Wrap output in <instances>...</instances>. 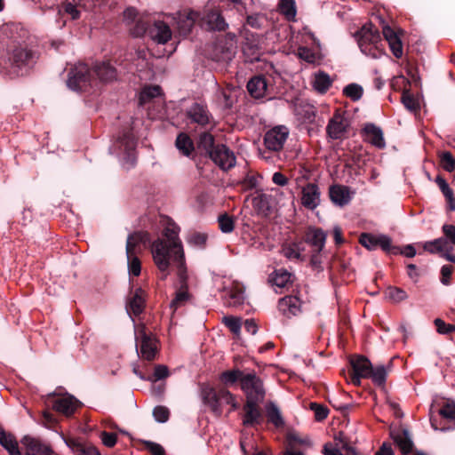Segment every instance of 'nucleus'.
<instances>
[{"instance_id":"obj_18","label":"nucleus","mask_w":455,"mask_h":455,"mask_svg":"<svg viewBox=\"0 0 455 455\" xmlns=\"http://www.w3.org/2000/svg\"><path fill=\"white\" fill-rule=\"evenodd\" d=\"M364 140L371 143V145L383 148L386 146V142L383 136L382 130L373 124H367L363 129Z\"/></svg>"},{"instance_id":"obj_3","label":"nucleus","mask_w":455,"mask_h":455,"mask_svg":"<svg viewBox=\"0 0 455 455\" xmlns=\"http://www.w3.org/2000/svg\"><path fill=\"white\" fill-rule=\"evenodd\" d=\"M9 62L17 76H23L36 63V53L22 44L13 45L9 50Z\"/></svg>"},{"instance_id":"obj_32","label":"nucleus","mask_w":455,"mask_h":455,"mask_svg":"<svg viewBox=\"0 0 455 455\" xmlns=\"http://www.w3.org/2000/svg\"><path fill=\"white\" fill-rule=\"evenodd\" d=\"M269 282L272 285L278 288H284L291 282V274L285 269L274 271L269 276Z\"/></svg>"},{"instance_id":"obj_62","label":"nucleus","mask_w":455,"mask_h":455,"mask_svg":"<svg viewBox=\"0 0 455 455\" xmlns=\"http://www.w3.org/2000/svg\"><path fill=\"white\" fill-rule=\"evenodd\" d=\"M443 233L447 241H451L455 245V226L451 224H444L442 228Z\"/></svg>"},{"instance_id":"obj_63","label":"nucleus","mask_w":455,"mask_h":455,"mask_svg":"<svg viewBox=\"0 0 455 455\" xmlns=\"http://www.w3.org/2000/svg\"><path fill=\"white\" fill-rule=\"evenodd\" d=\"M311 408L312 410L315 411V415L317 420H322L325 419L328 415V409L324 406L316 403H312Z\"/></svg>"},{"instance_id":"obj_43","label":"nucleus","mask_w":455,"mask_h":455,"mask_svg":"<svg viewBox=\"0 0 455 455\" xmlns=\"http://www.w3.org/2000/svg\"><path fill=\"white\" fill-rule=\"evenodd\" d=\"M161 94L158 85L147 86L140 93V104L143 105Z\"/></svg>"},{"instance_id":"obj_8","label":"nucleus","mask_w":455,"mask_h":455,"mask_svg":"<svg viewBox=\"0 0 455 455\" xmlns=\"http://www.w3.org/2000/svg\"><path fill=\"white\" fill-rule=\"evenodd\" d=\"M348 126L349 122L345 117L344 113L337 110L328 122L326 133L331 140H342L346 137Z\"/></svg>"},{"instance_id":"obj_25","label":"nucleus","mask_w":455,"mask_h":455,"mask_svg":"<svg viewBox=\"0 0 455 455\" xmlns=\"http://www.w3.org/2000/svg\"><path fill=\"white\" fill-rule=\"evenodd\" d=\"M330 198L336 205L344 206L351 200L350 191L344 186H332L330 188Z\"/></svg>"},{"instance_id":"obj_64","label":"nucleus","mask_w":455,"mask_h":455,"mask_svg":"<svg viewBox=\"0 0 455 455\" xmlns=\"http://www.w3.org/2000/svg\"><path fill=\"white\" fill-rule=\"evenodd\" d=\"M145 445L147 449L152 453V455H164V448L156 443L146 441Z\"/></svg>"},{"instance_id":"obj_12","label":"nucleus","mask_w":455,"mask_h":455,"mask_svg":"<svg viewBox=\"0 0 455 455\" xmlns=\"http://www.w3.org/2000/svg\"><path fill=\"white\" fill-rule=\"evenodd\" d=\"M200 25L210 30H225L228 24L218 9H208L200 18Z\"/></svg>"},{"instance_id":"obj_51","label":"nucleus","mask_w":455,"mask_h":455,"mask_svg":"<svg viewBox=\"0 0 455 455\" xmlns=\"http://www.w3.org/2000/svg\"><path fill=\"white\" fill-rule=\"evenodd\" d=\"M130 275L138 276L141 271V264L137 255L127 257Z\"/></svg>"},{"instance_id":"obj_49","label":"nucleus","mask_w":455,"mask_h":455,"mask_svg":"<svg viewBox=\"0 0 455 455\" xmlns=\"http://www.w3.org/2000/svg\"><path fill=\"white\" fill-rule=\"evenodd\" d=\"M440 163L442 167L449 172H451L455 170V159L453 158L451 153L448 151L441 153Z\"/></svg>"},{"instance_id":"obj_26","label":"nucleus","mask_w":455,"mask_h":455,"mask_svg":"<svg viewBox=\"0 0 455 455\" xmlns=\"http://www.w3.org/2000/svg\"><path fill=\"white\" fill-rule=\"evenodd\" d=\"M144 296L145 292L142 289L138 288L135 290L126 306V310L130 315H138L143 311L145 305Z\"/></svg>"},{"instance_id":"obj_16","label":"nucleus","mask_w":455,"mask_h":455,"mask_svg":"<svg viewBox=\"0 0 455 455\" xmlns=\"http://www.w3.org/2000/svg\"><path fill=\"white\" fill-rule=\"evenodd\" d=\"M21 443L25 446L26 455H52V451L50 446L47 444L42 443L41 441L29 437L25 436L21 440Z\"/></svg>"},{"instance_id":"obj_7","label":"nucleus","mask_w":455,"mask_h":455,"mask_svg":"<svg viewBox=\"0 0 455 455\" xmlns=\"http://www.w3.org/2000/svg\"><path fill=\"white\" fill-rule=\"evenodd\" d=\"M241 389L246 396V401H263L265 389L261 379L254 373H246L242 379Z\"/></svg>"},{"instance_id":"obj_35","label":"nucleus","mask_w":455,"mask_h":455,"mask_svg":"<svg viewBox=\"0 0 455 455\" xmlns=\"http://www.w3.org/2000/svg\"><path fill=\"white\" fill-rule=\"evenodd\" d=\"M120 146L124 148L126 154V160L133 162L136 140L132 133H125L120 140Z\"/></svg>"},{"instance_id":"obj_9","label":"nucleus","mask_w":455,"mask_h":455,"mask_svg":"<svg viewBox=\"0 0 455 455\" xmlns=\"http://www.w3.org/2000/svg\"><path fill=\"white\" fill-rule=\"evenodd\" d=\"M360 243L368 250H375L380 247L387 252L396 253L397 248L392 247L391 239L386 235H372L363 233L359 239Z\"/></svg>"},{"instance_id":"obj_33","label":"nucleus","mask_w":455,"mask_h":455,"mask_svg":"<svg viewBox=\"0 0 455 455\" xmlns=\"http://www.w3.org/2000/svg\"><path fill=\"white\" fill-rule=\"evenodd\" d=\"M331 84L332 80L331 79L330 76L325 72L320 71L315 74L313 80V87L316 92L320 93L326 92L327 90L331 87Z\"/></svg>"},{"instance_id":"obj_52","label":"nucleus","mask_w":455,"mask_h":455,"mask_svg":"<svg viewBox=\"0 0 455 455\" xmlns=\"http://www.w3.org/2000/svg\"><path fill=\"white\" fill-rule=\"evenodd\" d=\"M215 147L214 138L212 134L204 132L200 136L199 148L204 149L208 155L210 154V151Z\"/></svg>"},{"instance_id":"obj_61","label":"nucleus","mask_w":455,"mask_h":455,"mask_svg":"<svg viewBox=\"0 0 455 455\" xmlns=\"http://www.w3.org/2000/svg\"><path fill=\"white\" fill-rule=\"evenodd\" d=\"M440 414L448 419L455 420V403H446L441 410Z\"/></svg>"},{"instance_id":"obj_6","label":"nucleus","mask_w":455,"mask_h":455,"mask_svg":"<svg viewBox=\"0 0 455 455\" xmlns=\"http://www.w3.org/2000/svg\"><path fill=\"white\" fill-rule=\"evenodd\" d=\"M93 72L86 64H79L70 70L67 81L68 86L74 91L85 90L95 83Z\"/></svg>"},{"instance_id":"obj_5","label":"nucleus","mask_w":455,"mask_h":455,"mask_svg":"<svg viewBox=\"0 0 455 455\" xmlns=\"http://www.w3.org/2000/svg\"><path fill=\"white\" fill-rule=\"evenodd\" d=\"M135 338L137 342V352L140 356L145 360L152 361L155 359L157 346L156 339L152 334H148L144 324H138L134 327Z\"/></svg>"},{"instance_id":"obj_13","label":"nucleus","mask_w":455,"mask_h":455,"mask_svg":"<svg viewBox=\"0 0 455 455\" xmlns=\"http://www.w3.org/2000/svg\"><path fill=\"white\" fill-rule=\"evenodd\" d=\"M354 374L351 376V382L355 386L361 384V379H367L372 368L371 363L364 356H356L351 360Z\"/></svg>"},{"instance_id":"obj_57","label":"nucleus","mask_w":455,"mask_h":455,"mask_svg":"<svg viewBox=\"0 0 455 455\" xmlns=\"http://www.w3.org/2000/svg\"><path fill=\"white\" fill-rule=\"evenodd\" d=\"M388 297L395 302H400L407 299V293L400 288H389Z\"/></svg>"},{"instance_id":"obj_40","label":"nucleus","mask_w":455,"mask_h":455,"mask_svg":"<svg viewBox=\"0 0 455 455\" xmlns=\"http://www.w3.org/2000/svg\"><path fill=\"white\" fill-rule=\"evenodd\" d=\"M448 247V241L444 237H440L432 241L426 242L423 244V248L425 251H427L430 253H440L443 252Z\"/></svg>"},{"instance_id":"obj_19","label":"nucleus","mask_w":455,"mask_h":455,"mask_svg":"<svg viewBox=\"0 0 455 455\" xmlns=\"http://www.w3.org/2000/svg\"><path fill=\"white\" fill-rule=\"evenodd\" d=\"M390 435L403 454L407 455L412 451L413 443L408 430L401 428L393 429L390 432Z\"/></svg>"},{"instance_id":"obj_23","label":"nucleus","mask_w":455,"mask_h":455,"mask_svg":"<svg viewBox=\"0 0 455 455\" xmlns=\"http://www.w3.org/2000/svg\"><path fill=\"white\" fill-rule=\"evenodd\" d=\"M148 240V234L145 232H135L130 235L126 242V256L137 255L141 248L140 244Z\"/></svg>"},{"instance_id":"obj_24","label":"nucleus","mask_w":455,"mask_h":455,"mask_svg":"<svg viewBox=\"0 0 455 455\" xmlns=\"http://www.w3.org/2000/svg\"><path fill=\"white\" fill-rule=\"evenodd\" d=\"M261 401H246V403L243 407L244 410V417L243 419V423L245 426H251L253 424L259 423L261 413L259 409L258 404Z\"/></svg>"},{"instance_id":"obj_50","label":"nucleus","mask_w":455,"mask_h":455,"mask_svg":"<svg viewBox=\"0 0 455 455\" xmlns=\"http://www.w3.org/2000/svg\"><path fill=\"white\" fill-rule=\"evenodd\" d=\"M219 227L223 233H230L233 231L235 223L231 216L228 214H222L218 219Z\"/></svg>"},{"instance_id":"obj_14","label":"nucleus","mask_w":455,"mask_h":455,"mask_svg":"<svg viewBox=\"0 0 455 455\" xmlns=\"http://www.w3.org/2000/svg\"><path fill=\"white\" fill-rule=\"evenodd\" d=\"M382 34L389 44V48L396 58L403 56V44L398 31L388 25H383Z\"/></svg>"},{"instance_id":"obj_30","label":"nucleus","mask_w":455,"mask_h":455,"mask_svg":"<svg viewBox=\"0 0 455 455\" xmlns=\"http://www.w3.org/2000/svg\"><path fill=\"white\" fill-rule=\"evenodd\" d=\"M243 286L241 283L237 282L233 283L232 287L230 288L228 293V298L227 303L228 304V306L239 307L243 303Z\"/></svg>"},{"instance_id":"obj_28","label":"nucleus","mask_w":455,"mask_h":455,"mask_svg":"<svg viewBox=\"0 0 455 455\" xmlns=\"http://www.w3.org/2000/svg\"><path fill=\"white\" fill-rule=\"evenodd\" d=\"M326 235L319 228H311L307 234V241L314 247L315 252H320L325 244Z\"/></svg>"},{"instance_id":"obj_37","label":"nucleus","mask_w":455,"mask_h":455,"mask_svg":"<svg viewBox=\"0 0 455 455\" xmlns=\"http://www.w3.org/2000/svg\"><path fill=\"white\" fill-rule=\"evenodd\" d=\"M175 145L179 151L186 156H189L194 151L193 141L185 133H180L178 135Z\"/></svg>"},{"instance_id":"obj_21","label":"nucleus","mask_w":455,"mask_h":455,"mask_svg":"<svg viewBox=\"0 0 455 455\" xmlns=\"http://www.w3.org/2000/svg\"><path fill=\"white\" fill-rule=\"evenodd\" d=\"M301 301L296 296H287L278 302L279 311L286 317L296 315L300 311Z\"/></svg>"},{"instance_id":"obj_55","label":"nucleus","mask_w":455,"mask_h":455,"mask_svg":"<svg viewBox=\"0 0 455 455\" xmlns=\"http://www.w3.org/2000/svg\"><path fill=\"white\" fill-rule=\"evenodd\" d=\"M154 418L156 421L160 423H164L168 420L170 416V411L168 408L164 406H156L153 411Z\"/></svg>"},{"instance_id":"obj_20","label":"nucleus","mask_w":455,"mask_h":455,"mask_svg":"<svg viewBox=\"0 0 455 455\" xmlns=\"http://www.w3.org/2000/svg\"><path fill=\"white\" fill-rule=\"evenodd\" d=\"M149 35L153 41L164 44L172 38V30L164 21H156L149 28Z\"/></svg>"},{"instance_id":"obj_54","label":"nucleus","mask_w":455,"mask_h":455,"mask_svg":"<svg viewBox=\"0 0 455 455\" xmlns=\"http://www.w3.org/2000/svg\"><path fill=\"white\" fill-rule=\"evenodd\" d=\"M59 14H68L71 17L72 20H76L79 18L80 12L77 10L76 6L71 3H65L61 8L59 10Z\"/></svg>"},{"instance_id":"obj_47","label":"nucleus","mask_w":455,"mask_h":455,"mask_svg":"<svg viewBox=\"0 0 455 455\" xmlns=\"http://www.w3.org/2000/svg\"><path fill=\"white\" fill-rule=\"evenodd\" d=\"M224 324L229 328V330L235 335L239 336L241 332V319L235 316H224Z\"/></svg>"},{"instance_id":"obj_2","label":"nucleus","mask_w":455,"mask_h":455,"mask_svg":"<svg viewBox=\"0 0 455 455\" xmlns=\"http://www.w3.org/2000/svg\"><path fill=\"white\" fill-rule=\"evenodd\" d=\"M358 46L361 52L373 59L384 54V44L379 30L371 23L365 24L356 33Z\"/></svg>"},{"instance_id":"obj_59","label":"nucleus","mask_w":455,"mask_h":455,"mask_svg":"<svg viewBox=\"0 0 455 455\" xmlns=\"http://www.w3.org/2000/svg\"><path fill=\"white\" fill-rule=\"evenodd\" d=\"M169 376V370L167 366L158 364L155 367L153 377L150 379L152 381H157Z\"/></svg>"},{"instance_id":"obj_10","label":"nucleus","mask_w":455,"mask_h":455,"mask_svg":"<svg viewBox=\"0 0 455 455\" xmlns=\"http://www.w3.org/2000/svg\"><path fill=\"white\" fill-rule=\"evenodd\" d=\"M210 158L220 169L226 171L235 165V156L225 145H217L210 151Z\"/></svg>"},{"instance_id":"obj_45","label":"nucleus","mask_w":455,"mask_h":455,"mask_svg":"<svg viewBox=\"0 0 455 455\" xmlns=\"http://www.w3.org/2000/svg\"><path fill=\"white\" fill-rule=\"evenodd\" d=\"M363 90L362 86L356 84H350L343 89V93L354 101L360 100L363 96Z\"/></svg>"},{"instance_id":"obj_53","label":"nucleus","mask_w":455,"mask_h":455,"mask_svg":"<svg viewBox=\"0 0 455 455\" xmlns=\"http://www.w3.org/2000/svg\"><path fill=\"white\" fill-rule=\"evenodd\" d=\"M298 56L307 63H315L318 59L316 53L307 47H299L298 49Z\"/></svg>"},{"instance_id":"obj_36","label":"nucleus","mask_w":455,"mask_h":455,"mask_svg":"<svg viewBox=\"0 0 455 455\" xmlns=\"http://www.w3.org/2000/svg\"><path fill=\"white\" fill-rule=\"evenodd\" d=\"M246 373L242 371L239 369H234L230 371H223L220 375V380L225 385V386H232L237 381H240V384L242 383V379L244 377Z\"/></svg>"},{"instance_id":"obj_39","label":"nucleus","mask_w":455,"mask_h":455,"mask_svg":"<svg viewBox=\"0 0 455 455\" xmlns=\"http://www.w3.org/2000/svg\"><path fill=\"white\" fill-rule=\"evenodd\" d=\"M187 279H188L187 274H186L185 282H183L180 278V289L177 291L175 298L172 299V301L170 304V307L173 310H176L179 307L183 305L188 299V293L187 291Z\"/></svg>"},{"instance_id":"obj_48","label":"nucleus","mask_w":455,"mask_h":455,"mask_svg":"<svg viewBox=\"0 0 455 455\" xmlns=\"http://www.w3.org/2000/svg\"><path fill=\"white\" fill-rule=\"evenodd\" d=\"M240 445L244 455H273L269 451L259 450L245 441H241Z\"/></svg>"},{"instance_id":"obj_11","label":"nucleus","mask_w":455,"mask_h":455,"mask_svg":"<svg viewBox=\"0 0 455 455\" xmlns=\"http://www.w3.org/2000/svg\"><path fill=\"white\" fill-rule=\"evenodd\" d=\"M289 135V130L285 126H276L269 130L264 138L266 148L271 151H280Z\"/></svg>"},{"instance_id":"obj_58","label":"nucleus","mask_w":455,"mask_h":455,"mask_svg":"<svg viewBox=\"0 0 455 455\" xmlns=\"http://www.w3.org/2000/svg\"><path fill=\"white\" fill-rule=\"evenodd\" d=\"M207 240V235L202 233H194L188 238V243L196 247H204Z\"/></svg>"},{"instance_id":"obj_22","label":"nucleus","mask_w":455,"mask_h":455,"mask_svg":"<svg viewBox=\"0 0 455 455\" xmlns=\"http://www.w3.org/2000/svg\"><path fill=\"white\" fill-rule=\"evenodd\" d=\"M176 19L180 34L187 36L191 31L196 20L199 19V14L194 11L183 12L178 13Z\"/></svg>"},{"instance_id":"obj_17","label":"nucleus","mask_w":455,"mask_h":455,"mask_svg":"<svg viewBox=\"0 0 455 455\" xmlns=\"http://www.w3.org/2000/svg\"><path fill=\"white\" fill-rule=\"evenodd\" d=\"M79 403V401L73 395H67L57 397L53 402V408L66 416H70L78 408Z\"/></svg>"},{"instance_id":"obj_56","label":"nucleus","mask_w":455,"mask_h":455,"mask_svg":"<svg viewBox=\"0 0 455 455\" xmlns=\"http://www.w3.org/2000/svg\"><path fill=\"white\" fill-rule=\"evenodd\" d=\"M435 325L436 327L437 331L440 334H449L455 331V325L446 323L444 321H443L440 318H436L435 320Z\"/></svg>"},{"instance_id":"obj_1","label":"nucleus","mask_w":455,"mask_h":455,"mask_svg":"<svg viewBox=\"0 0 455 455\" xmlns=\"http://www.w3.org/2000/svg\"><path fill=\"white\" fill-rule=\"evenodd\" d=\"M179 233L180 228L172 222H168L162 237L152 243L151 253L156 266L161 272H167L173 263L177 267L179 278L185 282V254Z\"/></svg>"},{"instance_id":"obj_27","label":"nucleus","mask_w":455,"mask_h":455,"mask_svg":"<svg viewBox=\"0 0 455 455\" xmlns=\"http://www.w3.org/2000/svg\"><path fill=\"white\" fill-rule=\"evenodd\" d=\"M267 81L263 76H255L247 84L249 93L255 99H260L265 96L267 92Z\"/></svg>"},{"instance_id":"obj_60","label":"nucleus","mask_w":455,"mask_h":455,"mask_svg":"<svg viewBox=\"0 0 455 455\" xmlns=\"http://www.w3.org/2000/svg\"><path fill=\"white\" fill-rule=\"evenodd\" d=\"M76 451L79 455H100L97 448L90 444H77Z\"/></svg>"},{"instance_id":"obj_46","label":"nucleus","mask_w":455,"mask_h":455,"mask_svg":"<svg viewBox=\"0 0 455 455\" xmlns=\"http://www.w3.org/2000/svg\"><path fill=\"white\" fill-rule=\"evenodd\" d=\"M252 204L255 210L261 214H267L269 210L268 202L265 195H259L252 199Z\"/></svg>"},{"instance_id":"obj_38","label":"nucleus","mask_w":455,"mask_h":455,"mask_svg":"<svg viewBox=\"0 0 455 455\" xmlns=\"http://www.w3.org/2000/svg\"><path fill=\"white\" fill-rule=\"evenodd\" d=\"M301 243H286L282 248V254L291 260H298L301 257L302 251Z\"/></svg>"},{"instance_id":"obj_34","label":"nucleus","mask_w":455,"mask_h":455,"mask_svg":"<svg viewBox=\"0 0 455 455\" xmlns=\"http://www.w3.org/2000/svg\"><path fill=\"white\" fill-rule=\"evenodd\" d=\"M188 115L193 122L201 125L206 124L209 120L206 109L199 104H194L191 106L188 111Z\"/></svg>"},{"instance_id":"obj_41","label":"nucleus","mask_w":455,"mask_h":455,"mask_svg":"<svg viewBox=\"0 0 455 455\" xmlns=\"http://www.w3.org/2000/svg\"><path fill=\"white\" fill-rule=\"evenodd\" d=\"M267 415L268 418V420L272 422L276 427H280L283 426L284 422L283 419V417L281 415V412L277 406L270 403L267 406Z\"/></svg>"},{"instance_id":"obj_42","label":"nucleus","mask_w":455,"mask_h":455,"mask_svg":"<svg viewBox=\"0 0 455 455\" xmlns=\"http://www.w3.org/2000/svg\"><path fill=\"white\" fill-rule=\"evenodd\" d=\"M387 374V370L383 365H377L371 368L367 379H371L378 386H382L386 381Z\"/></svg>"},{"instance_id":"obj_15","label":"nucleus","mask_w":455,"mask_h":455,"mask_svg":"<svg viewBox=\"0 0 455 455\" xmlns=\"http://www.w3.org/2000/svg\"><path fill=\"white\" fill-rule=\"evenodd\" d=\"M301 204L310 210H314L319 205L320 191L317 185L308 183L302 188Z\"/></svg>"},{"instance_id":"obj_44","label":"nucleus","mask_w":455,"mask_h":455,"mask_svg":"<svg viewBox=\"0 0 455 455\" xmlns=\"http://www.w3.org/2000/svg\"><path fill=\"white\" fill-rule=\"evenodd\" d=\"M279 9L288 20H293L296 16V7L294 0H281Z\"/></svg>"},{"instance_id":"obj_4","label":"nucleus","mask_w":455,"mask_h":455,"mask_svg":"<svg viewBox=\"0 0 455 455\" xmlns=\"http://www.w3.org/2000/svg\"><path fill=\"white\" fill-rule=\"evenodd\" d=\"M202 397L204 403L218 415L221 413V405L223 403L231 405L234 410L238 407L235 397L224 387L220 388L218 391L210 387H204Z\"/></svg>"},{"instance_id":"obj_31","label":"nucleus","mask_w":455,"mask_h":455,"mask_svg":"<svg viewBox=\"0 0 455 455\" xmlns=\"http://www.w3.org/2000/svg\"><path fill=\"white\" fill-rule=\"evenodd\" d=\"M0 444L8 451L9 455H22L15 437L4 430L0 431Z\"/></svg>"},{"instance_id":"obj_29","label":"nucleus","mask_w":455,"mask_h":455,"mask_svg":"<svg viewBox=\"0 0 455 455\" xmlns=\"http://www.w3.org/2000/svg\"><path fill=\"white\" fill-rule=\"evenodd\" d=\"M93 76H96L102 82H109L116 78V69L108 63L102 62L95 65L92 69Z\"/></svg>"}]
</instances>
